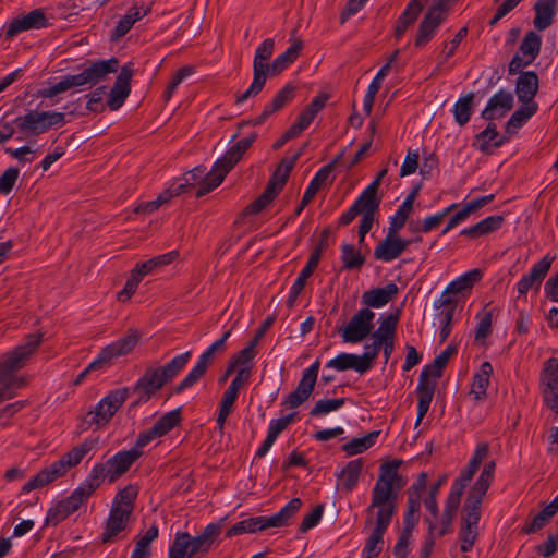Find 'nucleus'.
Returning <instances> with one entry per match:
<instances>
[{
	"instance_id": "47",
	"label": "nucleus",
	"mask_w": 558,
	"mask_h": 558,
	"mask_svg": "<svg viewBox=\"0 0 558 558\" xmlns=\"http://www.w3.org/2000/svg\"><path fill=\"white\" fill-rule=\"evenodd\" d=\"M536 15L534 19V26L538 31L547 28L556 13V0H541L535 5Z\"/></svg>"
},
{
	"instance_id": "26",
	"label": "nucleus",
	"mask_w": 558,
	"mask_h": 558,
	"mask_svg": "<svg viewBox=\"0 0 558 558\" xmlns=\"http://www.w3.org/2000/svg\"><path fill=\"white\" fill-rule=\"evenodd\" d=\"M45 26H47L45 13L40 9H35L21 17L13 19L5 29V36L12 38L21 32Z\"/></svg>"
},
{
	"instance_id": "13",
	"label": "nucleus",
	"mask_w": 558,
	"mask_h": 558,
	"mask_svg": "<svg viewBox=\"0 0 558 558\" xmlns=\"http://www.w3.org/2000/svg\"><path fill=\"white\" fill-rule=\"evenodd\" d=\"M95 493L85 480L76 487L69 497L59 500L51 507L46 515V524L56 526L71 514L76 512L82 505Z\"/></svg>"
},
{
	"instance_id": "33",
	"label": "nucleus",
	"mask_w": 558,
	"mask_h": 558,
	"mask_svg": "<svg viewBox=\"0 0 558 558\" xmlns=\"http://www.w3.org/2000/svg\"><path fill=\"white\" fill-rule=\"evenodd\" d=\"M398 291L397 284L391 282L385 287L365 291L362 295V302L367 306L366 308H381L397 295Z\"/></svg>"
},
{
	"instance_id": "7",
	"label": "nucleus",
	"mask_w": 558,
	"mask_h": 558,
	"mask_svg": "<svg viewBox=\"0 0 558 558\" xmlns=\"http://www.w3.org/2000/svg\"><path fill=\"white\" fill-rule=\"evenodd\" d=\"M256 137V133H253L230 147L226 154L215 162L213 169L207 173L205 182L197 189L195 196L199 198L219 186L227 173L239 162Z\"/></svg>"
},
{
	"instance_id": "41",
	"label": "nucleus",
	"mask_w": 558,
	"mask_h": 558,
	"mask_svg": "<svg viewBox=\"0 0 558 558\" xmlns=\"http://www.w3.org/2000/svg\"><path fill=\"white\" fill-rule=\"evenodd\" d=\"M293 88L289 85L284 86L281 90L277 93L274 97L272 101L265 106L263 112L259 117L253 120L254 125L263 124L272 113L281 109L288 101L292 98Z\"/></svg>"
},
{
	"instance_id": "24",
	"label": "nucleus",
	"mask_w": 558,
	"mask_h": 558,
	"mask_svg": "<svg viewBox=\"0 0 558 558\" xmlns=\"http://www.w3.org/2000/svg\"><path fill=\"white\" fill-rule=\"evenodd\" d=\"M488 452H489L488 445L480 444L476 447L468 465L461 470L459 476L452 482L450 488L463 494L465 487L471 483L475 473L478 471L480 465L487 458Z\"/></svg>"
},
{
	"instance_id": "16",
	"label": "nucleus",
	"mask_w": 558,
	"mask_h": 558,
	"mask_svg": "<svg viewBox=\"0 0 558 558\" xmlns=\"http://www.w3.org/2000/svg\"><path fill=\"white\" fill-rule=\"evenodd\" d=\"M542 47V37L537 33L530 31L527 32L518 51L514 53L512 60L509 63V73L514 74L520 72L522 69L531 65L538 57Z\"/></svg>"
},
{
	"instance_id": "10",
	"label": "nucleus",
	"mask_w": 558,
	"mask_h": 558,
	"mask_svg": "<svg viewBox=\"0 0 558 558\" xmlns=\"http://www.w3.org/2000/svg\"><path fill=\"white\" fill-rule=\"evenodd\" d=\"M275 41L272 38L265 39L256 49L253 60V82L250 87L238 96L236 102L242 104L251 97L257 96L264 88L269 72V60L274 53Z\"/></svg>"
},
{
	"instance_id": "40",
	"label": "nucleus",
	"mask_w": 558,
	"mask_h": 558,
	"mask_svg": "<svg viewBox=\"0 0 558 558\" xmlns=\"http://www.w3.org/2000/svg\"><path fill=\"white\" fill-rule=\"evenodd\" d=\"M377 182H372L354 202V205L359 208L362 215L374 216L380 202L377 196Z\"/></svg>"
},
{
	"instance_id": "44",
	"label": "nucleus",
	"mask_w": 558,
	"mask_h": 558,
	"mask_svg": "<svg viewBox=\"0 0 558 558\" xmlns=\"http://www.w3.org/2000/svg\"><path fill=\"white\" fill-rule=\"evenodd\" d=\"M502 223L501 216H489L485 219L481 220L474 226L464 228L461 231L462 235L469 236L471 239H476L483 235H486L493 231H496L500 228Z\"/></svg>"
},
{
	"instance_id": "64",
	"label": "nucleus",
	"mask_w": 558,
	"mask_h": 558,
	"mask_svg": "<svg viewBox=\"0 0 558 558\" xmlns=\"http://www.w3.org/2000/svg\"><path fill=\"white\" fill-rule=\"evenodd\" d=\"M425 521L428 523V532H427V535L425 536V539H424V543H423V546L421 549L420 558H429V556L433 551L434 545H435V539L437 538L436 537L437 524L432 522L429 519H426Z\"/></svg>"
},
{
	"instance_id": "25",
	"label": "nucleus",
	"mask_w": 558,
	"mask_h": 558,
	"mask_svg": "<svg viewBox=\"0 0 558 558\" xmlns=\"http://www.w3.org/2000/svg\"><path fill=\"white\" fill-rule=\"evenodd\" d=\"M397 233L389 229L386 238L375 247L374 255L378 260L391 262L399 257L409 245V241L401 239Z\"/></svg>"
},
{
	"instance_id": "36",
	"label": "nucleus",
	"mask_w": 558,
	"mask_h": 558,
	"mask_svg": "<svg viewBox=\"0 0 558 558\" xmlns=\"http://www.w3.org/2000/svg\"><path fill=\"white\" fill-rule=\"evenodd\" d=\"M215 351H204L199 356L196 365L190 371V373L180 381L174 388L175 393H181L185 389L196 384L206 373L208 365L213 361Z\"/></svg>"
},
{
	"instance_id": "50",
	"label": "nucleus",
	"mask_w": 558,
	"mask_h": 558,
	"mask_svg": "<svg viewBox=\"0 0 558 558\" xmlns=\"http://www.w3.org/2000/svg\"><path fill=\"white\" fill-rule=\"evenodd\" d=\"M191 359V351L177 355L169 363L161 367H155L166 383L175 377Z\"/></svg>"
},
{
	"instance_id": "54",
	"label": "nucleus",
	"mask_w": 558,
	"mask_h": 558,
	"mask_svg": "<svg viewBox=\"0 0 558 558\" xmlns=\"http://www.w3.org/2000/svg\"><path fill=\"white\" fill-rule=\"evenodd\" d=\"M493 314L490 311H482L476 315V327L474 331L475 345L482 347L485 344V339L490 333Z\"/></svg>"
},
{
	"instance_id": "31",
	"label": "nucleus",
	"mask_w": 558,
	"mask_h": 558,
	"mask_svg": "<svg viewBox=\"0 0 558 558\" xmlns=\"http://www.w3.org/2000/svg\"><path fill=\"white\" fill-rule=\"evenodd\" d=\"M494 198L493 194L463 203L461 208L450 218L446 228L442 230V233L449 232L451 229L458 227L459 225L465 222L470 216L476 213L480 208L490 203Z\"/></svg>"
},
{
	"instance_id": "63",
	"label": "nucleus",
	"mask_w": 558,
	"mask_h": 558,
	"mask_svg": "<svg viewBox=\"0 0 558 558\" xmlns=\"http://www.w3.org/2000/svg\"><path fill=\"white\" fill-rule=\"evenodd\" d=\"M142 277L133 269L122 291L118 293V299L121 302L128 301L136 291Z\"/></svg>"
},
{
	"instance_id": "61",
	"label": "nucleus",
	"mask_w": 558,
	"mask_h": 558,
	"mask_svg": "<svg viewBox=\"0 0 558 558\" xmlns=\"http://www.w3.org/2000/svg\"><path fill=\"white\" fill-rule=\"evenodd\" d=\"M456 207H458V204H451L450 206L444 208L441 211H438L435 215L426 217L423 220L422 226L420 227L418 230L422 232H429L430 230L439 226L444 218Z\"/></svg>"
},
{
	"instance_id": "17",
	"label": "nucleus",
	"mask_w": 558,
	"mask_h": 558,
	"mask_svg": "<svg viewBox=\"0 0 558 558\" xmlns=\"http://www.w3.org/2000/svg\"><path fill=\"white\" fill-rule=\"evenodd\" d=\"M398 322V311L379 316L378 326L371 335L373 349H392L396 345Z\"/></svg>"
},
{
	"instance_id": "49",
	"label": "nucleus",
	"mask_w": 558,
	"mask_h": 558,
	"mask_svg": "<svg viewBox=\"0 0 558 558\" xmlns=\"http://www.w3.org/2000/svg\"><path fill=\"white\" fill-rule=\"evenodd\" d=\"M437 311L435 317V325H437L438 330L436 331V339L438 340V344H442L444 341L448 338L450 333V324L452 320V316L454 313L453 308L446 306L435 307Z\"/></svg>"
},
{
	"instance_id": "2",
	"label": "nucleus",
	"mask_w": 558,
	"mask_h": 558,
	"mask_svg": "<svg viewBox=\"0 0 558 558\" xmlns=\"http://www.w3.org/2000/svg\"><path fill=\"white\" fill-rule=\"evenodd\" d=\"M495 468L496 464L494 461L487 462L478 478L468 493L462 508L461 524L458 535L460 550L462 553L471 551L478 537L481 505L494 480Z\"/></svg>"
},
{
	"instance_id": "38",
	"label": "nucleus",
	"mask_w": 558,
	"mask_h": 558,
	"mask_svg": "<svg viewBox=\"0 0 558 558\" xmlns=\"http://www.w3.org/2000/svg\"><path fill=\"white\" fill-rule=\"evenodd\" d=\"M492 373V364L489 362H483L480 371L474 374L470 395L476 402H482L486 399Z\"/></svg>"
},
{
	"instance_id": "46",
	"label": "nucleus",
	"mask_w": 558,
	"mask_h": 558,
	"mask_svg": "<svg viewBox=\"0 0 558 558\" xmlns=\"http://www.w3.org/2000/svg\"><path fill=\"white\" fill-rule=\"evenodd\" d=\"M423 9L420 0H411L407 5L404 12L400 15L396 25L395 35L397 38L401 37L408 27L413 24Z\"/></svg>"
},
{
	"instance_id": "56",
	"label": "nucleus",
	"mask_w": 558,
	"mask_h": 558,
	"mask_svg": "<svg viewBox=\"0 0 558 558\" xmlns=\"http://www.w3.org/2000/svg\"><path fill=\"white\" fill-rule=\"evenodd\" d=\"M472 100L473 96L468 95L465 97L459 98L453 106L452 112L456 121L460 125L465 124L470 120L472 113Z\"/></svg>"
},
{
	"instance_id": "12",
	"label": "nucleus",
	"mask_w": 558,
	"mask_h": 558,
	"mask_svg": "<svg viewBox=\"0 0 558 558\" xmlns=\"http://www.w3.org/2000/svg\"><path fill=\"white\" fill-rule=\"evenodd\" d=\"M129 396L130 389L128 387L110 391L97 403L94 410L86 413L84 423L87 427L95 426L96 428L107 425L126 401Z\"/></svg>"
},
{
	"instance_id": "28",
	"label": "nucleus",
	"mask_w": 558,
	"mask_h": 558,
	"mask_svg": "<svg viewBox=\"0 0 558 558\" xmlns=\"http://www.w3.org/2000/svg\"><path fill=\"white\" fill-rule=\"evenodd\" d=\"M132 517V513L123 511L119 507H111L106 521L105 530L101 534L102 543H111L123 532Z\"/></svg>"
},
{
	"instance_id": "52",
	"label": "nucleus",
	"mask_w": 558,
	"mask_h": 558,
	"mask_svg": "<svg viewBox=\"0 0 558 558\" xmlns=\"http://www.w3.org/2000/svg\"><path fill=\"white\" fill-rule=\"evenodd\" d=\"M182 421L181 409L177 408L163 414L153 426L154 433L159 434L160 437L167 435Z\"/></svg>"
},
{
	"instance_id": "8",
	"label": "nucleus",
	"mask_w": 558,
	"mask_h": 558,
	"mask_svg": "<svg viewBox=\"0 0 558 558\" xmlns=\"http://www.w3.org/2000/svg\"><path fill=\"white\" fill-rule=\"evenodd\" d=\"M137 460L138 452L135 450L119 451L106 461L96 463L85 481L96 492L105 481L113 483L122 477Z\"/></svg>"
},
{
	"instance_id": "15",
	"label": "nucleus",
	"mask_w": 558,
	"mask_h": 558,
	"mask_svg": "<svg viewBox=\"0 0 558 558\" xmlns=\"http://www.w3.org/2000/svg\"><path fill=\"white\" fill-rule=\"evenodd\" d=\"M482 278L480 269H472L452 280L434 301V307L446 306L456 310L457 295L468 292Z\"/></svg>"
},
{
	"instance_id": "21",
	"label": "nucleus",
	"mask_w": 558,
	"mask_h": 558,
	"mask_svg": "<svg viewBox=\"0 0 558 558\" xmlns=\"http://www.w3.org/2000/svg\"><path fill=\"white\" fill-rule=\"evenodd\" d=\"M165 384L167 383L155 367L147 368L144 375L133 387V392L137 393V399L131 404V407L148 402Z\"/></svg>"
},
{
	"instance_id": "60",
	"label": "nucleus",
	"mask_w": 558,
	"mask_h": 558,
	"mask_svg": "<svg viewBox=\"0 0 558 558\" xmlns=\"http://www.w3.org/2000/svg\"><path fill=\"white\" fill-rule=\"evenodd\" d=\"M20 175V170L15 167H9L0 175V194L8 195L12 192Z\"/></svg>"
},
{
	"instance_id": "3",
	"label": "nucleus",
	"mask_w": 558,
	"mask_h": 558,
	"mask_svg": "<svg viewBox=\"0 0 558 558\" xmlns=\"http://www.w3.org/2000/svg\"><path fill=\"white\" fill-rule=\"evenodd\" d=\"M98 445L97 438H87L82 444L73 447L58 461L40 470L35 476L27 481L21 488L20 495L28 494L34 489L45 487L53 481L64 476L66 472L78 465L83 459Z\"/></svg>"
},
{
	"instance_id": "5",
	"label": "nucleus",
	"mask_w": 558,
	"mask_h": 558,
	"mask_svg": "<svg viewBox=\"0 0 558 558\" xmlns=\"http://www.w3.org/2000/svg\"><path fill=\"white\" fill-rule=\"evenodd\" d=\"M33 351H8L0 355V403L15 397V390L28 385L26 376L15 373L22 369L32 357Z\"/></svg>"
},
{
	"instance_id": "53",
	"label": "nucleus",
	"mask_w": 558,
	"mask_h": 558,
	"mask_svg": "<svg viewBox=\"0 0 558 558\" xmlns=\"http://www.w3.org/2000/svg\"><path fill=\"white\" fill-rule=\"evenodd\" d=\"M378 436L379 432H371L363 437L353 438L342 446V450L349 456L361 453L371 448Z\"/></svg>"
},
{
	"instance_id": "14",
	"label": "nucleus",
	"mask_w": 558,
	"mask_h": 558,
	"mask_svg": "<svg viewBox=\"0 0 558 558\" xmlns=\"http://www.w3.org/2000/svg\"><path fill=\"white\" fill-rule=\"evenodd\" d=\"M14 123L21 132L38 135L53 126L65 124V116L56 111L31 110L25 116L17 117Z\"/></svg>"
},
{
	"instance_id": "18",
	"label": "nucleus",
	"mask_w": 558,
	"mask_h": 558,
	"mask_svg": "<svg viewBox=\"0 0 558 558\" xmlns=\"http://www.w3.org/2000/svg\"><path fill=\"white\" fill-rule=\"evenodd\" d=\"M544 403L558 414V359H549L541 374Z\"/></svg>"
},
{
	"instance_id": "19",
	"label": "nucleus",
	"mask_w": 558,
	"mask_h": 558,
	"mask_svg": "<svg viewBox=\"0 0 558 558\" xmlns=\"http://www.w3.org/2000/svg\"><path fill=\"white\" fill-rule=\"evenodd\" d=\"M375 313L371 308H361L343 328L342 337L348 343H357L367 337L373 328Z\"/></svg>"
},
{
	"instance_id": "22",
	"label": "nucleus",
	"mask_w": 558,
	"mask_h": 558,
	"mask_svg": "<svg viewBox=\"0 0 558 558\" xmlns=\"http://www.w3.org/2000/svg\"><path fill=\"white\" fill-rule=\"evenodd\" d=\"M555 256L545 255L541 260L535 263L530 271L524 275L515 284L519 296L525 295L529 290L541 287L542 281L548 274Z\"/></svg>"
},
{
	"instance_id": "48",
	"label": "nucleus",
	"mask_w": 558,
	"mask_h": 558,
	"mask_svg": "<svg viewBox=\"0 0 558 558\" xmlns=\"http://www.w3.org/2000/svg\"><path fill=\"white\" fill-rule=\"evenodd\" d=\"M416 194V191H412L399 206L393 216H391L389 229L392 232H398L404 226L407 219L413 210V204Z\"/></svg>"
},
{
	"instance_id": "23",
	"label": "nucleus",
	"mask_w": 558,
	"mask_h": 558,
	"mask_svg": "<svg viewBox=\"0 0 558 558\" xmlns=\"http://www.w3.org/2000/svg\"><path fill=\"white\" fill-rule=\"evenodd\" d=\"M133 75V64L126 63L122 66L120 73L118 74L116 82L110 89L109 98L107 101V106L111 110L119 109L128 98L131 92V78Z\"/></svg>"
},
{
	"instance_id": "45",
	"label": "nucleus",
	"mask_w": 558,
	"mask_h": 558,
	"mask_svg": "<svg viewBox=\"0 0 558 558\" xmlns=\"http://www.w3.org/2000/svg\"><path fill=\"white\" fill-rule=\"evenodd\" d=\"M537 109L536 102H521V107L512 113L507 122V132L511 133L520 129L536 113Z\"/></svg>"
},
{
	"instance_id": "4",
	"label": "nucleus",
	"mask_w": 558,
	"mask_h": 558,
	"mask_svg": "<svg viewBox=\"0 0 558 558\" xmlns=\"http://www.w3.org/2000/svg\"><path fill=\"white\" fill-rule=\"evenodd\" d=\"M119 69V62L116 58L93 62L82 72L73 75H65L57 84L39 90V96L52 98L58 94L64 93L74 87L94 86L102 81L108 74L116 73Z\"/></svg>"
},
{
	"instance_id": "6",
	"label": "nucleus",
	"mask_w": 558,
	"mask_h": 558,
	"mask_svg": "<svg viewBox=\"0 0 558 558\" xmlns=\"http://www.w3.org/2000/svg\"><path fill=\"white\" fill-rule=\"evenodd\" d=\"M453 352L442 351L430 364L423 367L416 387L418 397L416 426L428 412L437 386V379L442 376V372Z\"/></svg>"
},
{
	"instance_id": "27",
	"label": "nucleus",
	"mask_w": 558,
	"mask_h": 558,
	"mask_svg": "<svg viewBox=\"0 0 558 558\" xmlns=\"http://www.w3.org/2000/svg\"><path fill=\"white\" fill-rule=\"evenodd\" d=\"M442 7L440 4L434 5L426 13L422 20L417 36L415 38V46H425L436 34L437 28L442 22Z\"/></svg>"
},
{
	"instance_id": "29",
	"label": "nucleus",
	"mask_w": 558,
	"mask_h": 558,
	"mask_svg": "<svg viewBox=\"0 0 558 558\" xmlns=\"http://www.w3.org/2000/svg\"><path fill=\"white\" fill-rule=\"evenodd\" d=\"M462 495L463 494L450 488L439 522L437 519H429L437 524L436 537H441L451 531L452 521L460 507Z\"/></svg>"
},
{
	"instance_id": "1",
	"label": "nucleus",
	"mask_w": 558,
	"mask_h": 558,
	"mask_svg": "<svg viewBox=\"0 0 558 558\" xmlns=\"http://www.w3.org/2000/svg\"><path fill=\"white\" fill-rule=\"evenodd\" d=\"M400 462H386L379 468V475L372 490V502L366 508V524H374L363 548L365 558L377 557L384 546V534L397 509L399 492L405 485L398 473Z\"/></svg>"
},
{
	"instance_id": "11",
	"label": "nucleus",
	"mask_w": 558,
	"mask_h": 558,
	"mask_svg": "<svg viewBox=\"0 0 558 558\" xmlns=\"http://www.w3.org/2000/svg\"><path fill=\"white\" fill-rule=\"evenodd\" d=\"M220 531L221 526L219 523H210L199 535L194 537L187 532H178L172 546H181L184 551V558H198L210 550Z\"/></svg>"
},
{
	"instance_id": "32",
	"label": "nucleus",
	"mask_w": 558,
	"mask_h": 558,
	"mask_svg": "<svg viewBox=\"0 0 558 558\" xmlns=\"http://www.w3.org/2000/svg\"><path fill=\"white\" fill-rule=\"evenodd\" d=\"M314 390V363L310 365L303 375V378L299 383L296 389L292 391L287 400L286 404L293 409L302 404Z\"/></svg>"
},
{
	"instance_id": "62",
	"label": "nucleus",
	"mask_w": 558,
	"mask_h": 558,
	"mask_svg": "<svg viewBox=\"0 0 558 558\" xmlns=\"http://www.w3.org/2000/svg\"><path fill=\"white\" fill-rule=\"evenodd\" d=\"M192 73H193V68L192 66H183V68L179 69L174 73L171 82L169 83V85L167 86V88H166V90L163 93L165 99L169 100L171 98V96L173 95L174 90L182 83V81L184 78H186L187 76H190Z\"/></svg>"
},
{
	"instance_id": "30",
	"label": "nucleus",
	"mask_w": 558,
	"mask_h": 558,
	"mask_svg": "<svg viewBox=\"0 0 558 558\" xmlns=\"http://www.w3.org/2000/svg\"><path fill=\"white\" fill-rule=\"evenodd\" d=\"M513 106V96L510 92L499 90L490 97L482 116L486 120L502 118Z\"/></svg>"
},
{
	"instance_id": "59",
	"label": "nucleus",
	"mask_w": 558,
	"mask_h": 558,
	"mask_svg": "<svg viewBox=\"0 0 558 558\" xmlns=\"http://www.w3.org/2000/svg\"><path fill=\"white\" fill-rule=\"evenodd\" d=\"M142 340V335L137 330H130V332L119 339L117 342L106 345L104 349H133L137 345H145Z\"/></svg>"
},
{
	"instance_id": "58",
	"label": "nucleus",
	"mask_w": 558,
	"mask_h": 558,
	"mask_svg": "<svg viewBox=\"0 0 558 558\" xmlns=\"http://www.w3.org/2000/svg\"><path fill=\"white\" fill-rule=\"evenodd\" d=\"M556 514V512L553 509H549L548 506H546L538 514H536L532 521L523 527V532L526 534H532L535 532H538L542 530L549 520Z\"/></svg>"
},
{
	"instance_id": "57",
	"label": "nucleus",
	"mask_w": 558,
	"mask_h": 558,
	"mask_svg": "<svg viewBox=\"0 0 558 558\" xmlns=\"http://www.w3.org/2000/svg\"><path fill=\"white\" fill-rule=\"evenodd\" d=\"M364 256L352 244L342 245V262L345 268L357 269L364 264Z\"/></svg>"
},
{
	"instance_id": "51",
	"label": "nucleus",
	"mask_w": 558,
	"mask_h": 558,
	"mask_svg": "<svg viewBox=\"0 0 558 558\" xmlns=\"http://www.w3.org/2000/svg\"><path fill=\"white\" fill-rule=\"evenodd\" d=\"M137 495L138 488L133 484H129L117 493L111 507H119L123 511L132 513Z\"/></svg>"
},
{
	"instance_id": "43",
	"label": "nucleus",
	"mask_w": 558,
	"mask_h": 558,
	"mask_svg": "<svg viewBox=\"0 0 558 558\" xmlns=\"http://www.w3.org/2000/svg\"><path fill=\"white\" fill-rule=\"evenodd\" d=\"M504 137L497 132L494 124H489L485 130L478 133L474 141L476 146L483 153H489L494 148L501 146Z\"/></svg>"
},
{
	"instance_id": "20",
	"label": "nucleus",
	"mask_w": 558,
	"mask_h": 558,
	"mask_svg": "<svg viewBox=\"0 0 558 558\" xmlns=\"http://www.w3.org/2000/svg\"><path fill=\"white\" fill-rule=\"evenodd\" d=\"M378 351H365L362 355L341 353L327 363V367L335 368L339 372L354 369L360 374L371 369Z\"/></svg>"
},
{
	"instance_id": "39",
	"label": "nucleus",
	"mask_w": 558,
	"mask_h": 558,
	"mask_svg": "<svg viewBox=\"0 0 558 558\" xmlns=\"http://www.w3.org/2000/svg\"><path fill=\"white\" fill-rule=\"evenodd\" d=\"M302 49V43H293L283 53L279 54L270 64L267 77H274L283 72L293 63Z\"/></svg>"
},
{
	"instance_id": "35",
	"label": "nucleus",
	"mask_w": 558,
	"mask_h": 558,
	"mask_svg": "<svg viewBox=\"0 0 558 558\" xmlns=\"http://www.w3.org/2000/svg\"><path fill=\"white\" fill-rule=\"evenodd\" d=\"M538 90V76L533 71L523 72L517 80L515 94L520 102H535Z\"/></svg>"
},
{
	"instance_id": "55",
	"label": "nucleus",
	"mask_w": 558,
	"mask_h": 558,
	"mask_svg": "<svg viewBox=\"0 0 558 558\" xmlns=\"http://www.w3.org/2000/svg\"><path fill=\"white\" fill-rule=\"evenodd\" d=\"M314 121V100L306 105L305 109L296 117L295 121L288 129L290 134L296 138Z\"/></svg>"
},
{
	"instance_id": "37",
	"label": "nucleus",
	"mask_w": 558,
	"mask_h": 558,
	"mask_svg": "<svg viewBox=\"0 0 558 558\" xmlns=\"http://www.w3.org/2000/svg\"><path fill=\"white\" fill-rule=\"evenodd\" d=\"M363 469L361 458L351 460L338 474V487L342 492L350 493L357 485Z\"/></svg>"
},
{
	"instance_id": "34",
	"label": "nucleus",
	"mask_w": 558,
	"mask_h": 558,
	"mask_svg": "<svg viewBox=\"0 0 558 558\" xmlns=\"http://www.w3.org/2000/svg\"><path fill=\"white\" fill-rule=\"evenodd\" d=\"M256 351H239L233 354L230 359V364L235 369V377L233 380H236L241 384H246L252 375V369L254 366V359Z\"/></svg>"
},
{
	"instance_id": "42",
	"label": "nucleus",
	"mask_w": 558,
	"mask_h": 558,
	"mask_svg": "<svg viewBox=\"0 0 558 558\" xmlns=\"http://www.w3.org/2000/svg\"><path fill=\"white\" fill-rule=\"evenodd\" d=\"M126 352L128 351H101L98 356L92 363H89L82 373L77 375L76 379L74 380V385L77 386L82 384L89 373L110 366L114 357H119Z\"/></svg>"
},
{
	"instance_id": "9",
	"label": "nucleus",
	"mask_w": 558,
	"mask_h": 558,
	"mask_svg": "<svg viewBox=\"0 0 558 558\" xmlns=\"http://www.w3.org/2000/svg\"><path fill=\"white\" fill-rule=\"evenodd\" d=\"M300 498L291 499L283 508L270 517H252L233 524L226 533L227 537L238 536L244 533H255L269 527H280L287 524L289 519L301 508Z\"/></svg>"
}]
</instances>
